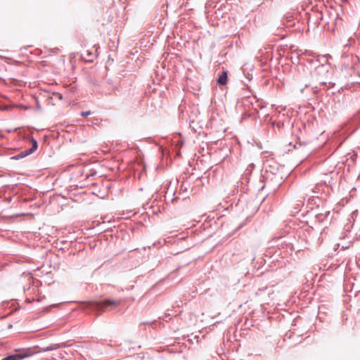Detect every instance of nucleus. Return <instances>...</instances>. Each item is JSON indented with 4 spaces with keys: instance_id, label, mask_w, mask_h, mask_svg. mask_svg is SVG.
Here are the masks:
<instances>
[{
    "instance_id": "nucleus-17",
    "label": "nucleus",
    "mask_w": 360,
    "mask_h": 360,
    "mask_svg": "<svg viewBox=\"0 0 360 360\" xmlns=\"http://www.w3.org/2000/svg\"><path fill=\"white\" fill-rule=\"evenodd\" d=\"M56 96L58 97L59 99H62V95L60 94H57Z\"/></svg>"
},
{
    "instance_id": "nucleus-6",
    "label": "nucleus",
    "mask_w": 360,
    "mask_h": 360,
    "mask_svg": "<svg viewBox=\"0 0 360 360\" xmlns=\"http://www.w3.org/2000/svg\"><path fill=\"white\" fill-rule=\"evenodd\" d=\"M281 246L279 249H285V251L288 253L292 254L293 251V245L290 242L287 241L286 240L281 242V244L278 245Z\"/></svg>"
},
{
    "instance_id": "nucleus-11",
    "label": "nucleus",
    "mask_w": 360,
    "mask_h": 360,
    "mask_svg": "<svg viewBox=\"0 0 360 360\" xmlns=\"http://www.w3.org/2000/svg\"><path fill=\"white\" fill-rule=\"evenodd\" d=\"M32 147L28 153H32L33 151H34L37 148V142L34 139H32Z\"/></svg>"
},
{
    "instance_id": "nucleus-9",
    "label": "nucleus",
    "mask_w": 360,
    "mask_h": 360,
    "mask_svg": "<svg viewBox=\"0 0 360 360\" xmlns=\"http://www.w3.org/2000/svg\"><path fill=\"white\" fill-rule=\"evenodd\" d=\"M326 186L325 184L318 183L316 184L314 188L311 190L312 193H319Z\"/></svg>"
},
{
    "instance_id": "nucleus-12",
    "label": "nucleus",
    "mask_w": 360,
    "mask_h": 360,
    "mask_svg": "<svg viewBox=\"0 0 360 360\" xmlns=\"http://www.w3.org/2000/svg\"><path fill=\"white\" fill-rule=\"evenodd\" d=\"M90 114H91V111H90V110H89V111H86V112H82L81 113V115H82V117H87L88 115H89Z\"/></svg>"
},
{
    "instance_id": "nucleus-10",
    "label": "nucleus",
    "mask_w": 360,
    "mask_h": 360,
    "mask_svg": "<svg viewBox=\"0 0 360 360\" xmlns=\"http://www.w3.org/2000/svg\"><path fill=\"white\" fill-rule=\"evenodd\" d=\"M25 356L21 355V354H13L8 356L7 357H5L4 359L1 360H20L25 357Z\"/></svg>"
},
{
    "instance_id": "nucleus-5",
    "label": "nucleus",
    "mask_w": 360,
    "mask_h": 360,
    "mask_svg": "<svg viewBox=\"0 0 360 360\" xmlns=\"http://www.w3.org/2000/svg\"><path fill=\"white\" fill-rule=\"evenodd\" d=\"M82 58L87 62H91L96 57V54L89 50H85L82 55Z\"/></svg>"
},
{
    "instance_id": "nucleus-4",
    "label": "nucleus",
    "mask_w": 360,
    "mask_h": 360,
    "mask_svg": "<svg viewBox=\"0 0 360 360\" xmlns=\"http://www.w3.org/2000/svg\"><path fill=\"white\" fill-rule=\"evenodd\" d=\"M117 305V303L114 301H105L102 303H100L97 305L98 310L101 311H105L107 310V309L110 307H115Z\"/></svg>"
},
{
    "instance_id": "nucleus-19",
    "label": "nucleus",
    "mask_w": 360,
    "mask_h": 360,
    "mask_svg": "<svg viewBox=\"0 0 360 360\" xmlns=\"http://www.w3.org/2000/svg\"><path fill=\"white\" fill-rule=\"evenodd\" d=\"M347 46H349V44H345V48H347Z\"/></svg>"
},
{
    "instance_id": "nucleus-15",
    "label": "nucleus",
    "mask_w": 360,
    "mask_h": 360,
    "mask_svg": "<svg viewBox=\"0 0 360 360\" xmlns=\"http://www.w3.org/2000/svg\"><path fill=\"white\" fill-rule=\"evenodd\" d=\"M313 89H314V93H316H316L318 92V91H319L318 87H317V86H315V87H314Z\"/></svg>"
},
{
    "instance_id": "nucleus-14",
    "label": "nucleus",
    "mask_w": 360,
    "mask_h": 360,
    "mask_svg": "<svg viewBox=\"0 0 360 360\" xmlns=\"http://www.w3.org/2000/svg\"><path fill=\"white\" fill-rule=\"evenodd\" d=\"M320 84H321V86H326L327 83H326V82L321 81V82H320Z\"/></svg>"
},
{
    "instance_id": "nucleus-3",
    "label": "nucleus",
    "mask_w": 360,
    "mask_h": 360,
    "mask_svg": "<svg viewBox=\"0 0 360 360\" xmlns=\"http://www.w3.org/2000/svg\"><path fill=\"white\" fill-rule=\"evenodd\" d=\"M174 195H175L174 187L172 186L171 184H169V186H168V188L166 191V193H165L166 200L168 202H170L172 203L177 201L178 197L177 196L174 197Z\"/></svg>"
},
{
    "instance_id": "nucleus-8",
    "label": "nucleus",
    "mask_w": 360,
    "mask_h": 360,
    "mask_svg": "<svg viewBox=\"0 0 360 360\" xmlns=\"http://www.w3.org/2000/svg\"><path fill=\"white\" fill-rule=\"evenodd\" d=\"M227 82V71H223L217 79V83L220 85H225Z\"/></svg>"
},
{
    "instance_id": "nucleus-2",
    "label": "nucleus",
    "mask_w": 360,
    "mask_h": 360,
    "mask_svg": "<svg viewBox=\"0 0 360 360\" xmlns=\"http://www.w3.org/2000/svg\"><path fill=\"white\" fill-rule=\"evenodd\" d=\"M300 68L302 70V73H300L297 76V79L304 87H307L310 84L311 72L308 68H306L304 66H300Z\"/></svg>"
},
{
    "instance_id": "nucleus-16",
    "label": "nucleus",
    "mask_w": 360,
    "mask_h": 360,
    "mask_svg": "<svg viewBox=\"0 0 360 360\" xmlns=\"http://www.w3.org/2000/svg\"><path fill=\"white\" fill-rule=\"evenodd\" d=\"M333 84L332 82H328V88H330L331 86H333Z\"/></svg>"
},
{
    "instance_id": "nucleus-7",
    "label": "nucleus",
    "mask_w": 360,
    "mask_h": 360,
    "mask_svg": "<svg viewBox=\"0 0 360 360\" xmlns=\"http://www.w3.org/2000/svg\"><path fill=\"white\" fill-rule=\"evenodd\" d=\"M328 65L321 64L315 68V71L318 75H324L328 72Z\"/></svg>"
},
{
    "instance_id": "nucleus-1",
    "label": "nucleus",
    "mask_w": 360,
    "mask_h": 360,
    "mask_svg": "<svg viewBox=\"0 0 360 360\" xmlns=\"http://www.w3.org/2000/svg\"><path fill=\"white\" fill-rule=\"evenodd\" d=\"M341 63L346 70H354L359 63V58L352 53H344L342 56Z\"/></svg>"
},
{
    "instance_id": "nucleus-18",
    "label": "nucleus",
    "mask_w": 360,
    "mask_h": 360,
    "mask_svg": "<svg viewBox=\"0 0 360 360\" xmlns=\"http://www.w3.org/2000/svg\"><path fill=\"white\" fill-rule=\"evenodd\" d=\"M181 191H182L183 188H184V184H181Z\"/></svg>"
},
{
    "instance_id": "nucleus-13",
    "label": "nucleus",
    "mask_w": 360,
    "mask_h": 360,
    "mask_svg": "<svg viewBox=\"0 0 360 360\" xmlns=\"http://www.w3.org/2000/svg\"><path fill=\"white\" fill-rule=\"evenodd\" d=\"M266 106V105L264 104V103H262V102H259L258 103V107H259V108H263Z\"/></svg>"
}]
</instances>
